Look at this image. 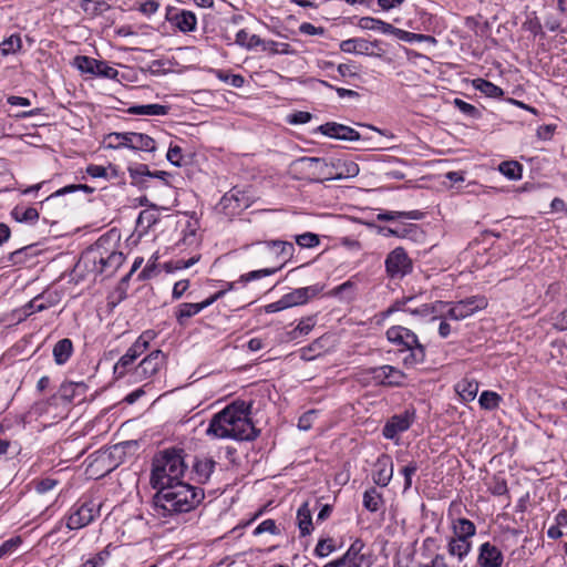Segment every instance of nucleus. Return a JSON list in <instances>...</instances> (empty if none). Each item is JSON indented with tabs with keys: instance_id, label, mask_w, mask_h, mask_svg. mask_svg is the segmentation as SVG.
<instances>
[{
	"instance_id": "obj_1",
	"label": "nucleus",
	"mask_w": 567,
	"mask_h": 567,
	"mask_svg": "<svg viewBox=\"0 0 567 567\" xmlns=\"http://www.w3.org/2000/svg\"><path fill=\"white\" fill-rule=\"evenodd\" d=\"M187 465L183 450H165L154 456L151 485L157 489L153 496L155 515L171 517L195 509L204 499V491L182 481Z\"/></svg>"
},
{
	"instance_id": "obj_2",
	"label": "nucleus",
	"mask_w": 567,
	"mask_h": 567,
	"mask_svg": "<svg viewBox=\"0 0 567 567\" xmlns=\"http://www.w3.org/2000/svg\"><path fill=\"white\" fill-rule=\"evenodd\" d=\"M251 408L252 404L244 400L234 401L212 417L206 434L217 439L254 441L259 430L249 419Z\"/></svg>"
},
{
	"instance_id": "obj_3",
	"label": "nucleus",
	"mask_w": 567,
	"mask_h": 567,
	"mask_svg": "<svg viewBox=\"0 0 567 567\" xmlns=\"http://www.w3.org/2000/svg\"><path fill=\"white\" fill-rule=\"evenodd\" d=\"M296 163L302 165L315 182L351 178L360 171L357 163L344 158H331L328 162L319 157H301Z\"/></svg>"
},
{
	"instance_id": "obj_4",
	"label": "nucleus",
	"mask_w": 567,
	"mask_h": 567,
	"mask_svg": "<svg viewBox=\"0 0 567 567\" xmlns=\"http://www.w3.org/2000/svg\"><path fill=\"white\" fill-rule=\"evenodd\" d=\"M105 243L106 240L100 238L94 246L86 249L82 254L78 267L83 265L87 271L95 276H113L125 261V256L121 251L107 249Z\"/></svg>"
},
{
	"instance_id": "obj_5",
	"label": "nucleus",
	"mask_w": 567,
	"mask_h": 567,
	"mask_svg": "<svg viewBox=\"0 0 567 567\" xmlns=\"http://www.w3.org/2000/svg\"><path fill=\"white\" fill-rule=\"evenodd\" d=\"M386 339L399 347V351H409L403 358V364L408 368L422 364L426 358L425 347L419 341L417 336L402 326H392L385 332Z\"/></svg>"
},
{
	"instance_id": "obj_6",
	"label": "nucleus",
	"mask_w": 567,
	"mask_h": 567,
	"mask_svg": "<svg viewBox=\"0 0 567 567\" xmlns=\"http://www.w3.org/2000/svg\"><path fill=\"white\" fill-rule=\"evenodd\" d=\"M100 508L101 504L92 499L74 504L66 517V527L73 530L87 526L100 516Z\"/></svg>"
},
{
	"instance_id": "obj_7",
	"label": "nucleus",
	"mask_w": 567,
	"mask_h": 567,
	"mask_svg": "<svg viewBox=\"0 0 567 567\" xmlns=\"http://www.w3.org/2000/svg\"><path fill=\"white\" fill-rule=\"evenodd\" d=\"M109 138L116 142L115 145L110 143V147H127L143 152H154L156 150L155 141L151 136L143 133L114 132L109 135Z\"/></svg>"
},
{
	"instance_id": "obj_8",
	"label": "nucleus",
	"mask_w": 567,
	"mask_h": 567,
	"mask_svg": "<svg viewBox=\"0 0 567 567\" xmlns=\"http://www.w3.org/2000/svg\"><path fill=\"white\" fill-rule=\"evenodd\" d=\"M450 305L445 308V319L463 320L476 311L485 309L487 307V300L484 296H472L456 302H449Z\"/></svg>"
},
{
	"instance_id": "obj_9",
	"label": "nucleus",
	"mask_w": 567,
	"mask_h": 567,
	"mask_svg": "<svg viewBox=\"0 0 567 567\" xmlns=\"http://www.w3.org/2000/svg\"><path fill=\"white\" fill-rule=\"evenodd\" d=\"M386 275L392 279H402L413 270V261L403 247L391 250L384 260Z\"/></svg>"
},
{
	"instance_id": "obj_10",
	"label": "nucleus",
	"mask_w": 567,
	"mask_h": 567,
	"mask_svg": "<svg viewBox=\"0 0 567 567\" xmlns=\"http://www.w3.org/2000/svg\"><path fill=\"white\" fill-rule=\"evenodd\" d=\"M225 295V290H219L213 296L206 298L200 302H183L175 307V318L179 326H186L187 321L199 313L202 310L212 306L215 301Z\"/></svg>"
},
{
	"instance_id": "obj_11",
	"label": "nucleus",
	"mask_w": 567,
	"mask_h": 567,
	"mask_svg": "<svg viewBox=\"0 0 567 567\" xmlns=\"http://www.w3.org/2000/svg\"><path fill=\"white\" fill-rule=\"evenodd\" d=\"M166 355L161 350H154L146 355L137 367L134 368L132 375L134 381L140 382L155 375L165 364Z\"/></svg>"
},
{
	"instance_id": "obj_12",
	"label": "nucleus",
	"mask_w": 567,
	"mask_h": 567,
	"mask_svg": "<svg viewBox=\"0 0 567 567\" xmlns=\"http://www.w3.org/2000/svg\"><path fill=\"white\" fill-rule=\"evenodd\" d=\"M368 374L374 384L384 386H402L406 378L403 371L389 364L371 368Z\"/></svg>"
},
{
	"instance_id": "obj_13",
	"label": "nucleus",
	"mask_w": 567,
	"mask_h": 567,
	"mask_svg": "<svg viewBox=\"0 0 567 567\" xmlns=\"http://www.w3.org/2000/svg\"><path fill=\"white\" fill-rule=\"evenodd\" d=\"M414 420V410H405L401 414H394L384 424L382 434L388 440H395L400 433L405 432L410 429Z\"/></svg>"
},
{
	"instance_id": "obj_14",
	"label": "nucleus",
	"mask_w": 567,
	"mask_h": 567,
	"mask_svg": "<svg viewBox=\"0 0 567 567\" xmlns=\"http://www.w3.org/2000/svg\"><path fill=\"white\" fill-rule=\"evenodd\" d=\"M346 567H371L373 564L371 553L361 539H355L342 555Z\"/></svg>"
},
{
	"instance_id": "obj_15",
	"label": "nucleus",
	"mask_w": 567,
	"mask_h": 567,
	"mask_svg": "<svg viewBox=\"0 0 567 567\" xmlns=\"http://www.w3.org/2000/svg\"><path fill=\"white\" fill-rule=\"evenodd\" d=\"M165 18L183 33L194 31L197 25V18L194 12L188 10H178L171 6L166 8Z\"/></svg>"
},
{
	"instance_id": "obj_16",
	"label": "nucleus",
	"mask_w": 567,
	"mask_h": 567,
	"mask_svg": "<svg viewBox=\"0 0 567 567\" xmlns=\"http://www.w3.org/2000/svg\"><path fill=\"white\" fill-rule=\"evenodd\" d=\"M131 185L141 190L158 188L146 164H132L127 167Z\"/></svg>"
},
{
	"instance_id": "obj_17",
	"label": "nucleus",
	"mask_w": 567,
	"mask_h": 567,
	"mask_svg": "<svg viewBox=\"0 0 567 567\" xmlns=\"http://www.w3.org/2000/svg\"><path fill=\"white\" fill-rule=\"evenodd\" d=\"M318 131L326 136L341 141L354 142L361 138L354 128L336 122L324 123L318 127Z\"/></svg>"
},
{
	"instance_id": "obj_18",
	"label": "nucleus",
	"mask_w": 567,
	"mask_h": 567,
	"mask_svg": "<svg viewBox=\"0 0 567 567\" xmlns=\"http://www.w3.org/2000/svg\"><path fill=\"white\" fill-rule=\"evenodd\" d=\"M323 290V286L320 284H316L308 287L297 288L286 295H284V299L288 308L303 305L311 298L318 296Z\"/></svg>"
},
{
	"instance_id": "obj_19",
	"label": "nucleus",
	"mask_w": 567,
	"mask_h": 567,
	"mask_svg": "<svg viewBox=\"0 0 567 567\" xmlns=\"http://www.w3.org/2000/svg\"><path fill=\"white\" fill-rule=\"evenodd\" d=\"M504 563L503 553L489 542L480 546L477 564L480 567H502Z\"/></svg>"
},
{
	"instance_id": "obj_20",
	"label": "nucleus",
	"mask_w": 567,
	"mask_h": 567,
	"mask_svg": "<svg viewBox=\"0 0 567 567\" xmlns=\"http://www.w3.org/2000/svg\"><path fill=\"white\" fill-rule=\"evenodd\" d=\"M375 472L372 475L374 484L385 487L393 476V462L389 455L382 454L375 462Z\"/></svg>"
},
{
	"instance_id": "obj_21",
	"label": "nucleus",
	"mask_w": 567,
	"mask_h": 567,
	"mask_svg": "<svg viewBox=\"0 0 567 567\" xmlns=\"http://www.w3.org/2000/svg\"><path fill=\"white\" fill-rule=\"evenodd\" d=\"M447 301H436L434 303H424L420 307H406V312L413 316L420 317H431V320H436L439 318H444L443 310L449 306Z\"/></svg>"
},
{
	"instance_id": "obj_22",
	"label": "nucleus",
	"mask_w": 567,
	"mask_h": 567,
	"mask_svg": "<svg viewBox=\"0 0 567 567\" xmlns=\"http://www.w3.org/2000/svg\"><path fill=\"white\" fill-rule=\"evenodd\" d=\"M455 391L464 402L473 401L478 392V382L465 377L455 384Z\"/></svg>"
},
{
	"instance_id": "obj_23",
	"label": "nucleus",
	"mask_w": 567,
	"mask_h": 567,
	"mask_svg": "<svg viewBox=\"0 0 567 567\" xmlns=\"http://www.w3.org/2000/svg\"><path fill=\"white\" fill-rule=\"evenodd\" d=\"M362 505L370 513H377L384 506V498L375 487H369L362 496Z\"/></svg>"
},
{
	"instance_id": "obj_24",
	"label": "nucleus",
	"mask_w": 567,
	"mask_h": 567,
	"mask_svg": "<svg viewBox=\"0 0 567 567\" xmlns=\"http://www.w3.org/2000/svg\"><path fill=\"white\" fill-rule=\"evenodd\" d=\"M73 353V342L69 338L59 340L52 350L54 362L62 365L68 362Z\"/></svg>"
},
{
	"instance_id": "obj_25",
	"label": "nucleus",
	"mask_w": 567,
	"mask_h": 567,
	"mask_svg": "<svg viewBox=\"0 0 567 567\" xmlns=\"http://www.w3.org/2000/svg\"><path fill=\"white\" fill-rule=\"evenodd\" d=\"M216 462L210 457L195 458L193 470L199 483H206L214 472Z\"/></svg>"
},
{
	"instance_id": "obj_26",
	"label": "nucleus",
	"mask_w": 567,
	"mask_h": 567,
	"mask_svg": "<svg viewBox=\"0 0 567 567\" xmlns=\"http://www.w3.org/2000/svg\"><path fill=\"white\" fill-rule=\"evenodd\" d=\"M11 217L18 223L34 225L39 220V212L34 207L17 205L11 210Z\"/></svg>"
},
{
	"instance_id": "obj_27",
	"label": "nucleus",
	"mask_w": 567,
	"mask_h": 567,
	"mask_svg": "<svg viewBox=\"0 0 567 567\" xmlns=\"http://www.w3.org/2000/svg\"><path fill=\"white\" fill-rule=\"evenodd\" d=\"M169 106L162 104L133 105L127 109L128 114L163 116L168 114Z\"/></svg>"
},
{
	"instance_id": "obj_28",
	"label": "nucleus",
	"mask_w": 567,
	"mask_h": 567,
	"mask_svg": "<svg viewBox=\"0 0 567 567\" xmlns=\"http://www.w3.org/2000/svg\"><path fill=\"white\" fill-rule=\"evenodd\" d=\"M472 549V540L466 538L453 537L447 544L449 554L456 556L462 561Z\"/></svg>"
},
{
	"instance_id": "obj_29",
	"label": "nucleus",
	"mask_w": 567,
	"mask_h": 567,
	"mask_svg": "<svg viewBox=\"0 0 567 567\" xmlns=\"http://www.w3.org/2000/svg\"><path fill=\"white\" fill-rule=\"evenodd\" d=\"M358 25L363 30L380 31L381 33L384 34H393L395 30V27H393L392 24L372 17L361 18L359 20Z\"/></svg>"
},
{
	"instance_id": "obj_30",
	"label": "nucleus",
	"mask_w": 567,
	"mask_h": 567,
	"mask_svg": "<svg viewBox=\"0 0 567 567\" xmlns=\"http://www.w3.org/2000/svg\"><path fill=\"white\" fill-rule=\"evenodd\" d=\"M297 522L301 536L310 535L312 530V516L309 503L305 502L297 511Z\"/></svg>"
},
{
	"instance_id": "obj_31",
	"label": "nucleus",
	"mask_w": 567,
	"mask_h": 567,
	"mask_svg": "<svg viewBox=\"0 0 567 567\" xmlns=\"http://www.w3.org/2000/svg\"><path fill=\"white\" fill-rule=\"evenodd\" d=\"M85 384L83 382H64L61 384L58 395L59 398L68 403H71L73 399L85 391Z\"/></svg>"
},
{
	"instance_id": "obj_32",
	"label": "nucleus",
	"mask_w": 567,
	"mask_h": 567,
	"mask_svg": "<svg viewBox=\"0 0 567 567\" xmlns=\"http://www.w3.org/2000/svg\"><path fill=\"white\" fill-rule=\"evenodd\" d=\"M424 216V213L420 210H410V212H383L378 214L377 219L382 221H392L396 219H413V220H420Z\"/></svg>"
},
{
	"instance_id": "obj_33",
	"label": "nucleus",
	"mask_w": 567,
	"mask_h": 567,
	"mask_svg": "<svg viewBox=\"0 0 567 567\" xmlns=\"http://www.w3.org/2000/svg\"><path fill=\"white\" fill-rule=\"evenodd\" d=\"M453 532L457 538L471 539L476 534V526L467 518H457L453 523Z\"/></svg>"
},
{
	"instance_id": "obj_34",
	"label": "nucleus",
	"mask_w": 567,
	"mask_h": 567,
	"mask_svg": "<svg viewBox=\"0 0 567 567\" xmlns=\"http://www.w3.org/2000/svg\"><path fill=\"white\" fill-rule=\"evenodd\" d=\"M137 358L136 352L128 348L114 365L113 371L116 378H123L130 371L131 365Z\"/></svg>"
},
{
	"instance_id": "obj_35",
	"label": "nucleus",
	"mask_w": 567,
	"mask_h": 567,
	"mask_svg": "<svg viewBox=\"0 0 567 567\" xmlns=\"http://www.w3.org/2000/svg\"><path fill=\"white\" fill-rule=\"evenodd\" d=\"M473 86L475 90L480 91L487 97L498 99L504 95V91L502 87L495 85L494 83L484 80V79H475L473 80Z\"/></svg>"
},
{
	"instance_id": "obj_36",
	"label": "nucleus",
	"mask_w": 567,
	"mask_h": 567,
	"mask_svg": "<svg viewBox=\"0 0 567 567\" xmlns=\"http://www.w3.org/2000/svg\"><path fill=\"white\" fill-rule=\"evenodd\" d=\"M393 35H395L399 40L413 43V42H429L432 44H436V39L429 34H420L409 32L399 28H395Z\"/></svg>"
},
{
	"instance_id": "obj_37",
	"label": "nucleus",
	"mask_w": 567,
	"mask_h": 567,
	"mask_svg": "<svg viewBox=\"0 0 567 567\" xmlns=\"http://www.w3.org/2000/svg\"><path fill=\"white\" fill-rule=\"evenodd\" d=\"M370 42L364 39H348L341 42L340 49L347 53H365Z\"/></svg>"
},
{
	"instance_id": "obj_38",
	"label": "nucleus",
	"mask_w": 567,
	"mask_h": 567,
	"mask_svg": "<svg viewBox=\"0 0 567 567\" xmlns=\"http://www.w3.org/2000/svg\"><path fill=\"white\" fill-rule=\"evenodd\" d=\"M498 171L508 179L517 181L522 178L523 167L516 161H507L499 164Z\"/></svg>"
},
{
	"instance_id": "obj_39",
	"label": "nucleus",
	"mask_w": 567,
	"mask_h": 567,
	"mask_svg": "<svg viewBox=\"0 0 567 567\" xmlns=\"http://www.w3.org/2000/svg\"><path fill=\"white\" fill-rule=\"evenodd\" d=\"M502 396L494 391H483L480 395L478 403L482 409L493 411L499 406Z\"/></svg>"
},
{
	"instance_id": "obj_40",
	"label": "nucleus",
	"mask_w": 567,
	"mask_h": 567,
	"mask_svg": "<svg viewBox=\"0 0 567 567\" xmlns=\"http://www.w3.org/2000/svg\"><path fill=\"white\" fill-rule=\"evenodd\" d=\"M316 326L315 317H307L299 321L297 327L288 332L290 340H295L301 336L308 334Z\"/></svg>"
},
{
	"instance_id": "obj_41",
	"label": "nucleus",
	"mask_w": 567,
	"mask_h": 567,
	"mask_svg": "<svg viewBox=\"0 0 567 567\" xmlns=\"http://www.w3.org/2000/svg\"><path fill=\"white\" fill-rule=\"evenodd\" d=\"M268 249H276L278 256L291 257L295 251L292 243L284 240H267L262 243Z\"/></svg>"
},
{
	"instance_id": "obj_42",
	"label": "nucleus",
	"mask_w": 567,
	"mask_h": 567,
	"mask_svg": "<svg viewBox=\"0 0 567 567\" xmlns=\"http://www.w3.org/2000/svg\"><path fill=\"white\" fill-rule=\"evenodd\" d=\"M80 8L90 16L101 14L103 11L109 9L106 1L104 0H81Z\"/></svg>"
},
{
	"instance_id": "obj_43",
	"label": "nucleus",
	"mask_w": 567,
	"mask_h": 567,
	"mask_svg": "<svg viewBox=\"0 0 567 567\" xmlns=\"http://www.w3.org/2000/svg\"><path fill=\"white\" fill-rule=\"evenodd\" d=\"M21 48V38L18 34H12L0 43V53L3 56L16 53Z\"/></svg>"
},
{
	"instance_id": "obj_44",
	"label": "nucleus",
	"mask_w": 567,
	"mask_h": 567,
	"mask_svg": "<svg viewBox=\"0 0 567 567\" xmlns=\"http://www.w3.org/2000/svg\"><path fill=\"white\" fill-rule=\"evenodd\" d=\"M271 54H292L295 50L290 44L284 42H276L274 40H267L265 42V50Z\"/></svg>"
},
{
	"instance_id": "obj_45",
	"label": "nucleus",
	"mask_w": 567,
	"mask_h": 567,
	"mask_svg": "<svg viewBox=\"0 0 567 567\" xmlns=\"http://www.w3.org/2000/svg\"><path fill=\"white\" fill-rule=\"evenodd\" d=\"M96 59L86 55H78L74 59V66L83 73L94 74Z\"/></svg>"
},
{
	"instance_id": "obj_46",
	"label": "nucleus",
	"mask_w": 567,
	"mask_h": 567,
	"mask_svg": "<svg viewBox=\"0 0 567 567\" xmlns=\"http://www.w3.org/2000/svg\"><path fill=\"white\" fill-rule=\"evenodd\" d=\"M95 76H101V78H106V79H116V76L118 75V72L116 69H114L113 66L109 65L107 62L105 61H101V60H96L95 62V71H94V74Z\"/></svg>"
},
{
	"instance_id": "obj_47",
	"label": "nucleus",
	"mask_w": 567,
	"mask_h": 567,
	"mask_svg": "<svg viewBox=\"0 0 567 567\" xmlns=\"http://www.w3.org/2000/svg\"><path fill=\"white\" fill-rule=\"evenodd\" d=\"M78 190H82L84 193L92 194L95 189L86 184H72V185H66V186L58 189L50 197L63 196V195L71 194V193H74Z\"/></svg>"
},
{
	"instance_id": "obj_48",
	"label": "nucleus",
	"mask_w": 567,
	"mask_h": 567,
	"mask_svg": "<svg viewBox=\"0 0 567 567\" xmlns=\"http://www.w3.org/2000/svg\"><path fill=\"white\" fill-rule=\"evenodd\" d=\"M296 243L302 248H313L320 244V239L317 234L305 233L296 236Z\"/></svg>"
},
{
	"instance_id": "obj_49",
	"label": "nucleus",
	"mask_w": 567,
	"mask_h": 567,
	"mask_svg": "<svg viewBox=\"0 0 567 567\" xmlns=\"http://www.w3.org/2000/svg\"><path fill=\"white\" fill-rule=\"evenodd\" d=\"M336 546L332 538H322L315 548V555L318 557H327L334 551Z\"/></svg>"
},
{
	"instance_id": "obj_50",
	"label": "nucleus",
	"mask_w": 567,
	"mask_h": 567,
	"mask_svg": "<svg viewBox=\"0 0 567 567\" xmlns=\"http://www.w3.org/2000/svg\"><path fill=\"white\" fill-rule=\"evenodd\" d=\"M145 336L154 338V332L151 330L144 331L130 347L134 352H136L137 357H141L148 349V340L145 339Z\"/></svg>"
},
{
	"instance_id": "obj_51",
	"label": "nucleus",
	"mask_w": 567,
	"mask_h": 567,
	"mask_svg": "<svg viewBox=\"0 0 567 567\" xmlns=\"http://www.w3.org/2000/svg\"><path fill=\"white\" fill-rule=\"evenodd\" d=\"M264 533H269L271 535H279L280 534V530L279 528L277 527L276 525V522L274 519H265L264 522H261L254 530V535L255 536H258V535H261Z\"/></svg>"
},
{
	"instance_id": "obj_52",
	"label": "nucleus",
	"mask_w": 567,
	"mask_h": 567,
	"mask_svg": "<svg viewBox=\"0 0 567 567\" xmlns=\"http://www.w3.org/2000/svg\"><path fill=\"white\" fill-rule=\"evenodd\" d=\"M281 267L282 266L277 267V268H264V269H259V270H252L246 275H243L241 280L243 281H251V280L259 279L261 277L271 276L275 272H277L278 270H280Z\"/></svg>"
},
{
	"instance_id": "obj_53",
	"label": "nucleus",
	"mask_w": 567,
	"mask_h": 567,
	"mask_svg": "<svg viewBox=\"0 0 567 567\" xmlns=\"http://www.w3.org/2000/svg\"><path fill=\"white\" fill-rule=\"evenodd\" d=\"M198 259H199V257H192L187 260H185V259L172 260L168 264H166V268H167V271L187 269V268L194 266L198 261Z\"/></svg>"
},
{
	"instance_id": "obj_54",
	"label": "nucleus",
	"mask_w": 567,
	"mask_h": 567,
	"mask_svg": "<svg viewBox=\"0 0 567 567\" xmlns=\"http://www.w3.org/2000/svg\"><path fill=\"white\" fill-rule=\"evenodd\" d=\"M453 103H454L455 107H457L463 114H465L470 117H474V118L480 116V111L474 105H472L461 99H455Z\"/></svg>"
},
{
	"instance_id": "obj_55",
	"label": "nucleus",
	"mask_w": 567,
	"mask_h": 567,
	"mask_svg": "<svg viewBox=\"0 0 567 567\" xmlns=\"http://www.w3.org/2000/svg\"><path fill=\"white\" fill-rule=\"evenodd\" d=\"M417 470L419 466L416 462H410L401 470V474L404 476V492L411 488L412 476L416 473Z\"/></svg>"
},
{
	"instance_id": "obj_56",
	"label": "nucleus",
	"mask_w": 567,
	"mask_h": 567,
	"mask_svg": "<svg viewBox=\"0 0 567 567\" xmlns=\"http://www.w3.org/2000/svg\"><path fill=\"white\" fill-rule=\"evenodd\" d=\"M488 489L493 495H497V496L504 495L508 492L506 481L499 476L493 477V481H492Z\"/></svg>"
},
{
	"instance_id": "obj_57",
	"label": "nucleus",
	"mask_w": 567,
	"mask_h": 567,
	"mask_svg": "<svg viewBox=\"0 0 567 567\" xmlns=\"http://www.w3.org/2000/svg\"><path fill=\"white\" fill-rule=\"evenodd\" d=\"M182 147H179L178 145H171L168 151H167V154H166V158L167 161L176 166V167H181L183 165L182 163Z\"/></svg>"
},
{
	"instance_id": "obj_58",
	"label": "nucleus",
	"mask_w": 567,
	"mask_h": 567,
	"mask_svg": "<svg viewBox=\"0 0 567 567\" xmlns=\"http://www.w3.org/2000/svg\"><path fill=\"white\" fill-rule=\"evenodd\" d=\"M414 299H415V297H403L402 299L395 300L394 303L386 309L384 315L390 316L391 313L399 311V310L406 311L405 306H408Z\"/></svg>"
},
{
	"instance_id": "obj_59",
	"label": "nucleus",
	"mask_w": 567,
	"mask_h": 567,
	"mask_svg": "<svg viewBox=\"0 0 567 567\" xmlns=\"http://www.w3.org/2000/svg\"><path fill=\"white\" fill-rule=\"evenodd\" d=\"M311 118H312V115L309 112L298 111V112H295L293 114L289 115L288 122L290 124L298 125V124H306Z\"/></svg>"
},
{
	"instance_id": "obj_60",
	"label": "nucleus",
	"mask_w": 567,
	"mask_h": 567,
	"mask_svg": "<svg viewBox=\"0 0 567 567\" xmlns=\"http://www.w3.org/2000/svg\"><path fill=\"white\" fill-rule=\"evenodd\" d=\"M299 31L302 34L308 35H322L324 33V29L322 27H316L309 22H303L299 25Z\"/></svg>"
},
{
	"instance_id": "obj_61",
	"label": "nucleus",
	"mask_w": 567,
	"mask_h": 567,
	"mask_svg": "<svg viewBox=\"0 0 567 567\" xmlns=\"http://www.w3.org/2000/svg\"><path fill=\"white\" fill-rule=\"evenodd\" d=\"M21 539L19 537L10 538L0 545V559L10 554L19 544Z\"/></svg>"
},
{
	"instance_id": "obj_62",
	"label": "nucleus",
	"mask_w": 567,
	"mask_h": 567,
	"mask_svg": "<svg viewBox=\"0 0 567 567\" xmlns=\"http://www.w3.org/2000/svg\"><path fill=\"white\" fill-rule=\"evenodd\" d=\"M157 187H166L169 185L168 178L171 177V174L165 171H155L151 172Z\"/></svg>"
},
{
	"instance_id": "obj_63",
	"label": "nucleus",
	"mask_w": 567,
	"mask_h": 567,
	"mask_svg": "<svg viewBox=\"0 0 567 567\" xmlns=\"http://www.w3.org/2000/svg\"><path fill=\"white\" fill-rule=\"evenodd\" d=\"M85 172L93 178H105L107 176L106 168L101 165L90 164Z\"/></svg>"
},
{
	"instance_id": "obj_64",
	"label": "nucleus",
	"mask_w": 567,
	"mask_h": 567,
	"mask_svg": "<svg viewBox=\"0 0 567 567\" xmlns=\"http://www.w3.org/2000/svg\"><path fill=\"white\" fill-rule=\"evenodd\" d=\"M188 287H189L188 280L177 281L173 287V291H172L173 299H175V300L181 299L184 296V293L186 292V290L188 289Z\"/></svg>"
}]
</instances>
